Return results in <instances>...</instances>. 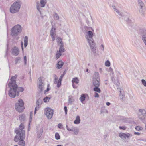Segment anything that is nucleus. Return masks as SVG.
<instances>
[{
	"label": "nucleus",
	"mask_w": 146,
	"mask_h": 146,
	"mask_svg": "<svg viewBox=\"0 0 146 146\" xmlns=\"http://www.w3.org/2000/svg\"><path fill=\"white\" fill-rule=\"evenodd\" d=\"M24 128L23 123L20 125L19 129H15V132L17 135L14 138V141L15 142L19 141L18 144L20 146H25V142L24 139L25 137V131L23 130Z\"/></svg>",
	"instance_id": "f257e3e1"
},
{
	"label": "nucleus",
	"mask_w": 146,
	"mask_h": 146,
	"mask_svg": "<svg viewBox=\"0 0 146 146\" xmlns=\"http://www.w3.org/2000/svg\"><path fill=\"white\" fill-rule=\"evenodd\" d=\"M17 75H15L14 76L11 77V82L8 84V86L10 88V90L8 94L9 96L12 98H15L17 93V96L19 94V92H17V85L16 84V79Z\"/></svg>",
	"instance_id": "f03ea898"
},
{
	"label": "nucleus",
	"mask_w": 146,
	"mask_h": 146,
	"mask_svg": "<svg viewBox=\"0 0 146 146\" xmlns=\"http://www.w3.org/2000/svg\"><path fill=\"white\" fill-rule=\"evenodd\" d=\"M85 29L89 30L91 29L92 30V31H88L87 32V35L86 36V38L87 39L90 46H95V43L92 38L93 36V32L94 31V30L91 27H85Z\"/></svg>",
	"instance_id": "7ed1b4c3"
},
{
	"label": "nucleus",
	"mask_w": 146,
	"mask_h": 146,
	"mask_svg": "<svg viewBox=\"0 0 146 146\" xmlns=\"http://www.w3.org/2000/svg\"><path fill=\"white\" fill-rule=\"evenodd\" d=\"M21 7V2L19 0L15 1L11 5L10 8L11 13H14L18 12Z\"/></svg>",
	"instance_id": "20e7f679"
},
{
	"label": "nucleus",
	"mask_w": 146,
	"mask_h": 146,
	"mask_svg": "<svg viewBox=\"0 0 146 146\" xmlns=\"http://www.w3.org/2000/svg\"><path fill=\"white\" fill-rule=\"evenodd\" d=\"M22 31L21 26L18 24L13 27L11 29V35L13 36H17Z\"/></svg>",
	"instance_id": "39448f33"
},
{
	"label": "nucleus",
	"mask_w": 146,
	"mask_h": 146,
	"mask_svg": "<svg viewBox=\"0 0 146 146\" xmlns=\"http://www.w3.org/2000/svg\"><path fill=\"white\" fill-rule=\"evenodd\" d=\"M139 6V11L143 16H144V12L145 11V5L141 0H138Z\"/></svg>",
	"instance_id": "423d86ee"
},
{
	"label": "nucleus",
	"mask_w": 146,
	"mask_h": 146,
	"mask_svg": "<svg viewBox=\"0 0 146 146\" xmlns=\"http://www.w3.org/2000/svg\"><path fill=\"white\" fill-rule=\"evenodd\" d=\"M45 114L48 119H50L53 116V110L49 108H47L45 110Z\"/></svg>",
	"instance_id": "0eeeda50"
},
{
	"label": "nucleus",
	"mask_w": 146,
	"mask_h": 146,
	"mask_svg": "<svg viewBox=\"0 0 146 146\" xmlns=\"http://www.w3.org/2000/svg\"><path fill=\"white\" fill-rule=\"evenodd\" d=\"M127 16H123L124 17V19L126 21L127 23L130 26L131 28L133 27L134 25L133 24V21L132 20V19L129 17L128 16V14L127 13Z\"/></svg>",
	"instance_id": "6e6552de"
},
{
	"label": "nucleus",
	"mask_w": 146,
	"mask_h": 146,
	"mask_svg": "<svg viewBox=\"0 0 146 146\" xmlns=\"http://www.w3.org/2000/svg\"><path fill=\"white\" fill-rule=\"evenodd\" d=\"M146 116V111L143 109H140L139 110L138 117L141 120H144Z\"/></svg>",
	"instance_id": "1a4fd4ad"
},
{
	"label": "nucleus",
	"mask_w": 146,
	"mask_h": 146,
	"mask_svg": "<svg viewBox=\"0 0 146 146\" xmlns=\"http://www.w3.org/2000/svg\"><path fill=\"white\" fill-rule=\"evenodd\" d=\"M140 34L142 36V40L146 46V30L141 29L139 32Z\"/></svg>",
	"instance_id": "9d476101"
},
{
	"label": "nucleus",
	"mask_w": 146,
	"mask_h": 146,
	"mask_svg": "<svg viewBox=\"0 0 146 146\" xmlns=\"http://www.w3.org/2000/svg\"><path fill=\"white\" fill-rule=\"evenodd\" d=\"M38 87L40 90V92H42L44 89V84L42 82V80L41 77L38 78Z\"/></svg>",
	"instance_id": "9b49d317"
},
{
	"label": "nucleus",
	"mask_w": 146,
	"mask_h": 146,
	"mask_svg": "<svg viewBox=\"0 0 146 146\" xmlns=\"http://www.w3.org/2000/svg\"><path fill=\"white\" fill-rule=\"evenodd\" d=\"M130 136L129 133L125 134L120 133L119 134V136L123 140H125L126 138H129Z\"/></svg>",
	"instance_id": "f8f14e48"
},
{
	"label": "nucleus",
	"mask_w": 146,
	"mask_h": 146,
	"mask_svg": "<svg viewBox=\"0 0 146 146\" xmlns=\"http://www.w3.org/2000/svg\"><path fill=\"white\" fill-rule=\"evenodd\" d=\"M12 54L13 55L17 56L19 54V49L16 47H15L12 49Z\"/></svg>",
	"instance_id": "ddd939ff"
},
{
	"label": "nucleus",
	"mask_w": 146,
	"mask_h": 146,
	"mask_svg": "<svg viewBox=\"0 0 146 146\" xmlns=\"http://www.w3.org/2000/svg\"><path fill=\"white\" fill-rule=\"evenodd\" d=\"M36 129L37 131V137L39 138L41 136L42 133L43 129L42 127H38Z\"/></svg>",
	"instance_id": "4468645a"
},
{
	"label": "nucleus",
	"mask_w": 146,
	"mask_h": 146,
	"mask_svg": "<svg viewBox=\"0 0 146 146\" xmlns=\"http://www.w3.org/2000/svg\"><path fill=\"white\" fill-rule=\"evenodd\" d=\"M56 30L55 28H53L52 26L50 31V35L52 38V40L54 41L55 40V36L56 35L55 32H54Z\"/></svg>",
	"instance_id": "2eb2a0df"
},
{
	"label": "nucleus",
	"mask_w": 146,
	"mask_h": 146,
	"mask_svg": "<svg viewBox=\"0 0 146 146\" xmlns=\"http://www.w3.org/2000/svg\"><path fill=\"white\" fill-rule=\"evenodd\" d=\"M15 108L19 112L22 111L24 109L23 107L18 105V103L15 104Z\"/></svg>",
	"instance_id": "dca6fc26"
},
{
	"label": "nucleus",
	"mask_w": 146,
	"mask_h": 146,
	"mask_svg": "<svg viewBox=\"0 0 146 146\" xmlns=\"http://www.w3.org/2000/svg\"><path fill=\"white\" fill-rule=\"evenodd\" d=\"M65 73L64 72L62 74L60 77L59 80H58L57 82V87L58 88L60 87L61 84V81L62 78H63Z\"/></svg>",
	"instance_id": "f3484780"
},
{
	"label": "nucleus",
	"mask_w": 146,
	"mask_h": 146,
	"mask_svg": "<svg viewBox=\"0 0 146 146\" xmlns=\"http://www.w3.org/2000/svg\"><path fill=\"white\" fill-rule=\"evenodd\" d=\"M42 102L43 101L42 98H40L37 100L36 102V106L38 107V110L40 108L39 106L41 105Z\"/></svg>",
	"instance_id": "a211bd4d"
},
{
	"label": "nucleus",
	"mask_w": 146,
	"mask_h": 146,
	"mask_svg": "<svg viewBox=\"0 0 146 146\" xmlns=\"http://www.w3.org/2000/svg\"><path fill=\"white\" fill-rule=\"evenodd\" d=\"M111 79L112 81L113 82L114 84L117 87V88H118V87L120 84L118 80L117 79L115 80V78L113 76L111 77Z\"/></svg>",
	"instance_id": "6ab92c4d"
},
{
	"label": "nucleus",
	"mask_w": 146,
	"mask_h": 146,
	"mask_svg": "<svg viewBox=\"0 0 146 146\" xmlns=\"http://www.w3.org/2000/svg\"><path fill=\"white\" fill-rule=\"evenodd\" d=\"M119 92V97L120 100L123 101H125L126 100V98L125 95L121 93V90Z\"/></svg>",
	"instance_id": "aec40b11"
},
{
	"label": "nucleus",
	"mask_w": 146,
	"mask_h": 146,
	"mask_svg": "<svg viewBox=\"0 0 146 146\" xmlns=\"http://www.w3.org/2000/svg\"><path fill=\"white\" fill-rule=\"evenodd\" d=\"M114 10L121 17H123L125 15L127 16L126 14H127V13H123L120 12L119 11V10L116 8H114Z\"/></svg>",
	"instance_id": "412c9836"
},
{
	"label": "nucleus",
	"mask_w": 146,
	"mask_h": 146,
	"mask_svg": "<svg viewBox=\"0 0 146 146\" xmlns=\"http://www.w3.org/2000/svg\"><path fill=\"white\" fill-rule=\"evenodd\" d=\"M100 80L93 79V84L94 86H99L100 83L99 80Z\"/></svg>",
	"instance_id": "4be33fe9"
},
{
	"label": "nucleus",
	"mask_w": 146,
	"mask_h": 146,
	"mask_svg": "<svg viewBox=\"0 0 146 146\" xmlns=\"http://www.w3.org/2000/svg\"><path fill=\"white\" fill-rule=\"evenodd\" d=\"M57 42L58 46H63V44L61 38L58 37L56 39Z\"/></svg>",
	"instance_id": "5701e85b"
},
{
	"label": "nucleus",
	"mask_w": 146,
	"mask_h": 146,
	"mask_svg": "<svg viewBox=\"0 0 146 146\" xmlns=\"http://www.w3.org/2000/svg\"><path fill=\"white\" fill-rule=\"evenodd\" d=\"M64 63L62 61H60L58 62L57 64L56 68L58 69H60L62 68L63 65H64Z\"/></svg>",
	"instance_id": "b1692460"
},
{
	"label": "nucleus",
	"mask_w": 146,
	"mask_h": 146,
	"mask_svg": "<svg viewBox=\"0 0 146 146\" xmlns=\"http://www.w3.org/2000/svg\"><path fill=\"white\" fill-rule=\"evenodd\" d=\"M93 79L100 80L99 75L98 72H96L94 73L93 76Z\"/></svg>",
	"instance_id": "393cba45"
},
{
	"label": "nucleus",
	"mask_w": 146,
	"mask_h": 146,
	"mask_svg": "<svg viewBox=\"0 0 146 146\" xmlns=\"http://www.w3.org/2000/svg\"><path fill=\"white\" fill-rule=\"evenodd\" d=\"M79 80L78 79V78L77 77H75L72 78V84L75 83L76 84H78L79 83Z\"/></svg>",
	"instance_id": "a878e982"
},
{
	"label": "nucleus",
	"mask_w": 146,
	"mask_h": 146,
	"mask_svg": "<svg viewBox=\"0 0 146 146\" xmlns=\"http://www.w3.org/2000/svg\"><path fill=\"white\" fill-rule=\"evenodd\" d=\"M69 131H72L74 132V134L75 135H77L79 132V130L77 127H75L73 128L72 130L71 129H69Z\"/></svg>",
	"instance_id": "bb28decb"
},
{
	"label": "nucleus",
	"mask_w": 146,
	"mask_h": 146,
	"mask_svg": "<svg viewBox=\"0 0 146 146\" xmlns=\"http://www.w3.org/2000/svg\"><path fill=\"white\" fill-rule=\"evenodd\" d=\"M80 117L78 116L76 117V120L74 121V123L75 124H78L80 122Z\"/></svg>",
	"instance_id": "cd10ccee"
},
{
	"label": "nucleus",
	"mask_w": 146,
	"mask_h": 146,
	"mask_svg": "<svg viewBox=\"0 0 146 146\" xmlns=\"http://www.w3.org/2000/svg\"><path fill=\"white\" fill-rule=\"evenodd\" d=\"M40 4L41 5V7H43L45 5L46 3V0H40Z\"/></svg>",
	"instance_id": "c85d7f7f"
},
{
	"label": "nucleus",
	"mask_w": 146,
	"mask_h": 146,
	"mask_svg": "<svg viewBox=\"0 0 146 146\" xmlns=\"http://www.w3.org/2000/svg\"><path fill=\"white\" fill-rule=\"evenodd\" d=\"M18 102V105L23 107L24 103L22 99H20L19 100Z\"/></svg>",
	"instance_id": "c756f323"
},
{
	"label": "nucleus",
	"mask_w": 146,
	"mask_h": 146,
	"mask_svg": "<svg viewBox=\"0 0 146 146\" xmlns=\"http://www.w3.org/2000/svg\"><path fill=\"white\" fill-rule=\"evenodd\" d=\"M69 99L68 100V104H70L71 105L72 104V102L74 101V100L72 96L71 97L69 96Z\"/></svg>",
	"instance_id": "7c9ffc66"
},
{
	"label": "nucleus",
	"mask_w": 146,
	"mask_h": 146,
	"mask_svg": "<svg viewBox=\"0 0 146 146\" xmlns=\"http://www.w3.org/2000/svg\"><path fill=\"white\" fill-rule=\"evenodd\" d=\"M86 98V96L84 94H82L81 96L80 99L81 102L83 103V102L84 101Z\"/></svg>",
	"instance_id": "2f4dec72"
},
{
	"label": "nucleus",
	"mask_w": 146,
	"mask_h": 146,
	"mask_svg": "<svg viewBox=\"0 0 146 146\" xmlns=\"http://www.w3.org/2000/svg\"><path fill=\"white\" fill-rule=\"evenodd\" d=\"M120 120L123 122L127 123L128 122V119L123 117H121Z\"/></svg>",
	"instance_id": "473e14b6"
},
{
	"label": "nucleus",
	"mask_w": 146,
	"mask_h": 146,
	"mask_svg": "<svg viewBox=\"0 0 146 146\" xmlns=\"http://www.w3.org/2000/svg\"><path fill=\"white\" fill-rule=\"evenodd\" d=\"M28 38L27 36H25L24 38V46H27L28 45Z\"/></svg>",
	"instance_id": "72a5a7b5"
},
{
	"label": "nucleus",
	"mask_w": 146,
	"mask_h": 146,
	"mask_svg": "<svg viewBox=\"0 0 146 146\" xmlns=\"http://www.w3.org/2000/svg\"><path fill=\"white\" fill-rule=\"evenodd\" d=\"M61 53L58 51H57L56 54V58L58 59L59 58L61 55Z\"/></svg>",
	"instance_id": "f704fd0d"
},
{
	"label": "nucleus",
	"mask_w": 146,
	"mask_h": 146,
	"mask_svg": "<svg viewBox=\"0 0 146 146\" xmlns=\"http://www.w3.org/2000/svg\"><path fill=\"white\" fill-rule=\"evenodd\" d=\"M99 86H96L94 88V90L95 92H96L98 93L101 92L100 89L98 88Z\"/></svg>",
	"instance_id": "c9c22d12"
},
{
	"label": "nucleus",
	"mask_w": 146,
	"mask_h": 146,
	"mask_svg": "<svg viewBox=\"0 0 146 146\" xmlns=\"http://www.w3.org/2000/svg\"><path fill=\"white\" fill-rule=\"evenodd\" d=\"M19 119L21 121H24L25 120V116L24 115H22L20 116L19 117Z\"/></svg>",
	"instance_id": "e433bc0d"
},
{
	"label": "nucleus",
	"mask_w": 146,
	"mask_h": 146,
	"mask_svg": "<svg viewBox=\"0 0 146 146\" xmlns=\"http://www.w3.org/2000/svg\"><path fill=\"white\" fill-rule=\"evenodd\" d=\"M58 51L61 53L64 52L65 51V49L64 48L63 46H60Z\"/></svg>",
	"instance_id": "4c0bfd02"
},
{
	"label": "nucleus",
	"mask_w": 146,
	"mask_h": 146,
	"mask_svg": "<svg viewBox=\"0 0 146 146\" xmlns=\"http://www.w3.org/2000/svg\"><path fill=\"white\" fill-rule=\"evenodd\" d=\"M54 19L56 20H58L59 19V17L58 14L55 12L54 13Z\"/></svg>",
	"instance_id": "58836bf2"
},
{
	"label": "nucleus",
	"mask_w": 146,
	"mask_h": 146,
	"mask_svg": "<svg viewBox=\"0 0 146 146\" xmlns=\"http://www.w3.org/2000/svg\"><path fill=\"white\" fill-rule=\"evenodd\" d=\"M50 99V98L48 97H46L44 98L43 99V100L44 102H49V100Z\"/></svg>",
	"instance_id": "ea45409f"
},
{
	"label": "nucleus",
	"mask_w": 146,
	"mask_h": 146,
	"mask_svg": "<svg viewBox=\"0 0 146 146\" xmlns=\"http://www.w3.org/2000/svg\"><path fill=\"white\" fill-rule=\"evenodd\" d=\"M53 76H54V83L55 84H57L58 81H57V80L58 79V78L57 76L55 74H54L53 75Z\"/></svg>",
	"instance_id": "a19ab883"
},
{
	"label": "nucleus",
	"mask_w": 146,
	"mask_h": 146,
	"mask_svg": "<svg viewBox=\"0 0 146 146\" xmlns=\"http://www.w3.org/2000/svg\"><path fill=\"white\" fill-rule=\"evenodd\" d=\"M90 47L91 48L92 51L93 52V53H95L96 50L95 46H90Z\"/></svg>",
	"instance_id": "79ce46f5"
},
{
	"label": "nucleus",
	"mask_w": 146,
	"mask_h": 146,
	"mask_svg": "<svg viewBox=\"0 0 146 146\" xmlns=\"http://www.w3.org/2000/svg\"><path fill=\"white\" fill-rule=\"evenodd\" d=\"M55 137L56 139L59 140L60 138V136L58 133H56L55 134Z\"/></svg>",
	"instance_id": "37998d69"
},
{
	"label": "nucleus",
	"mask_w": 146,
	"mask_h": 146,
	"mask_svg": "<svg viewBox=\"0 0 146 146\" xmlns=\"http://www.w3.org/2000/svg\"><path fill=\"white\" fill-rule=\"evenodd\" d=\"M75 127H73L72 126H70V128H69V127H68V126L67 125H66V128L67 130L69 131H69V130H68V129H71V130H72L73 129V128H74Z\"/></svg>",
	"instance_id": "c03bdc74"
},
{
	"label": "nucleus",
	"mask_w": 146,
	"mask_h": 146,
	"mask_svg": "<svg viewBox=\"0 0 146 146\" xmlns=\"http://www.w3.org/2000/svg\"><path fill=\"white\" fill-rule=\"evenodd\" d=\"M105 66H106L109 67L110 66V63L109 61L107 60L105 63Z\"/></svg>",
	"instance_id": "a18cd8bd"
},
{
	"label": "nucleus",
	"mask_w": 146,
	"mask_h": 146,
	"mask_svg": "<svg viewBox=\"0 0 146 146\" xmlns=\"http://www.w3.org/2000/svg\"><path fill=\"white\" fill-rule=\"evenodd\" d=\"M135 129L137 131H139L142 130L143 128L139 126H137L136 127Z\"/></svg>",
	"instance_id": "49530a36"
},
{
	"label": "nucleus",
	"mask_w": 146,
	"mask_h": 146,
	"mask_svg": "<svg viewBox=\"0 0 146 146\" xmlns=\"http://www.w3.org/2000/svg\"><path fill=\"white\" fill-rule=\"evenodd\" d=\"M21 59V58L20 57H18L15 58V64H17L19 61Z\"/></svg>",
	"instance_id": "de8ad7c7"
},
{
	"label": "nucleus",
	"mask_w": 146,
	"mask_h": 146,
	"mask_svg": "<svg viewBox=\"0 0 146 146\" xmlns=\"http://www.w3.org/2000/svg\"><path fill=\"white\" fill-rule=\"evenodd\" d=\"M141 82L143 84L145 87H146V81L144 79L141 80Z\"/></svg>",
	"instance_id": "09e8293b"
},
{
	"label": "nucleus",
	"mask_w": 146,
	"mask_h": 146,
	"mask_svg": "<svg viewBox=\"0 0 146 146\" xmlns=\"http://www.w3.org/2000/svg\"><path fill=\"white\" fill-rule=\"evenodd\" d=\"M18 90L19 92H22L24 91V88L22 87H20L18 88Z\"/></svg>",
	"instance_id": "8fccbe9b"
},
{
	"label": "nucleus",
	"mask_w": 146,
	"mask_h": 146,
	"mask_svg": "<svg viewBox=\"0 0 146 146\" xmlns=\"http://www.w3.org/2000/svg\"><path fill=\"white\" fill-rule=\"evenodd\" d=\"M127 127L125 126H119V128L120 129L125 130L126 129Z\"/></svg>",
	"instance_id": "3c124183"
},
{
	"label": "nucleus",
	"mask_w": 146,
	"mask_h": 146,
	"mask_svg": "<svg viewBox=\"0 0 146 146\" xmlns=\"http://www.w3.org/2000/svg\"><path fill=\"white\" fill-rule=\"evenodd\" d=\"M64 110L65 111V114L66 115L67 114V111H68L67 108L66 106H64Z\"/></svg>",
	"instance_id": "603ef678"
},
{
	"label": "nucleus",
	"mask_w": 146,
	"mask_h": 146,
	"mask_svg": "<svg viewBox=\"0 0 146 146\" xmlns=\"http://www.w3.org/2000/svg\"><path fill=\"white\" fill-rule=\"evenodd\" d=\"M24 64L26 65L27 64V57L26 56H25L24 58Z\"/></svg>",
	"instance_id": "864d4df0"
},
{
	"label": "nucleus",
	"mask_w": 146,
	"mask_h": 146,
	"mask_svg": "<svg viewBox=\"0 0 146 146\" xmlns=\"http://www.w3.org/2000/svg\"><path fill=\"white\" fill-rule=\"evenodd\" d=\"M58 128L59 129H62V124L61 123H60L58 125Z\"/></svg>",
	"instance_id": "5fc2aeb1"
},
{
	"label": "nucleus",
	"mask_w": 146,
	"mask_h": 146,
	"mask_svg": "<svg viewBox=\"0 0 146 146\" xmlns=\"http://www.w3.org/2000/svg\"><path fill=\"white\" fill-rule=\"evenodd\" d=\"M38 107L37 106L35 109V111H34V114H35L36 113V111L38 110Z\"/></svg>",
	"instance_id": "6e6d98bb"
},
{
	"label": "nucleus",
	"mask_w": 146,
	"mask_h": 146,
	"mask_svg": "<svg viewBox=\"0 0 146 146\" xmlns=\"http://www.w3.org/2000/svg\"><path fill=\"white\" fill-rule=\"evenodd\" d=\"M94 96L95 97H99V95L98 93L97 92H95Z\"/></svg>",
	"instance_id": "4d7b16f0"
},
{
	"label": "nucleus",
	"mask_w": 146,
	"mask_h": 146,
	"mask_svg": "<svg viewBox=\"0 0 146 146\" xmlns=\"http://www.w3.org/2000/svg\"><path fill=\"white\" fill-rule=\"evenodd\" d=\"M37 10L39 11V12L40 11V7L39 6V5L38 4V2L37 3Z\"/></svg>",
	"instance_id": "13d9d810"
},
{
	"label": "nucleus",
	"mask_w": 146,
	"mask_h": 146,
	"mask_svg": "<svg viewBox=\"0 0 146 146\" xmlns=\"http://www.w3.org/2000/svg\"><path fill=\"white\" fill-rule=\"evenodd\" d=\"M50 90L49 88H47L46 90H45L44 91V93H45L46 92Z\"/></svg>",
	"instance_id": "bf43d9fd"
},
{
	"label": "nucleus",
	"mask_w": 146,
	"mask_h": 146,
	"mask_svg": "<svg viewBox=\"0 0 146 146\" xmlns=\"http://www.w3.org/2000/svg\"><path fill=\"white\" fill-rule=\"evenodd\" d=\"M134 134L135 135H140V133L139 132H135L134 133Z\"/></svg>",
	"instance_id": "052dcab7"
},
{
	"label": "nucleus",
	"mask_w": 146,
	"mask_h": 146,
	"mask_svg": "<svg viewBox=\"0 0 146 146\" xmlns=\"http://www.w3.org/2000/svg\"><path fill=\"white\" fill-rule=\"evenodd\" d=\"M111 104L110 102H107L106 103V105H107V106H109Z\"/></svg>",
	"instance_id": "680f3d73"
},
{
	"label": "nucleus",
	"mask_w": 146,
	"mask_h": 146,
	"mask_svg": "<svg viewBox=\"0 0 146 146\" xmlns=\"http://www.w3.org/2000/svg\"><path fill=\"white\" fill-rule=\"evenodd\" d=\"M86 22L87 24L89 25V20L88 19H86Z\"/></svg>",
	"instance_id": "e2e57ef3"
},
{
	"label": "nucleus",
	"mask_w": 146,
	"mask_h": 146,
	"mask_svg": "<svg viewBox=\"0 0 146 146\" xmlns=\"http://www.w3.org/2000/svg\"><path fill=\"white\" fill-rule=\"evenodd\" d=\"M109 71L112 72L113 71V70L111 68H110L109 69Z\"/></svg>",
	"instance_id": "0e129e2a"
},
{
	"label": "nucleus",
	"mask_w": 146,
	"mask_h": 146,
	"mask_svg": "<svg viewBox=\"0 0 146 146\" xmlns=\"http://www.w3.org/2000/svg\"><path fill=\"white\" fill-rule=\"evenodd\" d=\"M72 85L73 86V87L75 88H76V87L75 86V85L74 84H72Z\"/></svg>",
	"instance_id": "69168bd1"
},
{
	"label": "nucleus",
	"mask_w": 146,
	"mask_h": 146,
	"mask_svg": "<svg viewBox=\"0 0 146 146\" xmlns=\"http://www.w3.org/2000/svg\"><path fill=\"white\" fill-rule=\"evenodd\" d=\"M8 46H7V51H6V55H7V52H8Z\"/></svg>",
	"instance_id": "338daca9"
},
{
	"label": "nucleus",
	"mask_w": 146,
	"mask_h": 146,
	"mask_svg": "<svg viewBox=\"0 0 146 146\" xmlns=\"http://www.w3.org/2000/svg\"><path fill=\"white\" fill-rule=\"evenodd\" d=\"M23 42L21 41V46H23Z\"/></svg>",
	"instance_id": "774afa93"
}]
</instances>
